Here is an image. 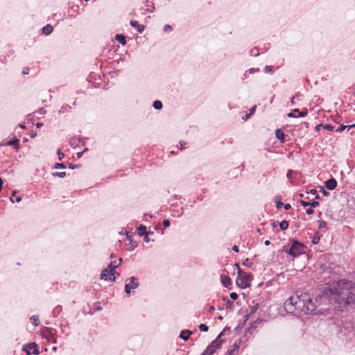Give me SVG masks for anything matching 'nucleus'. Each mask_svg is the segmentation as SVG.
<instances>
[{
    "label": "nucleus",
    "mask_w": 355,
    "mask_h": 355,
    "mask_svg": "<svg viewBox=\"0 0 355 355\" xmlns=\"http://www.w3.org/2000/svg\"><path fill=\"white\" fill-rule=\"evenodd\" d=\"M319 298L324 302L335 304V308L342 311L347 306L355 304V283L340 279L326 288Z\"/></svg>",
    "instance_id": "obj_1"
},
{
    "label": "nucleus",
    "mask_w": 355,
    "mask_h": 355,
    "mask_svg": "<svg viewBox=\"0 0 355 355\" xmlns=\"http://www.w3.org/2000/svg\"><path fill=\"white\" fill-rule=\"evenodd\" d=\"M284 306L286 311L291 313L297 311V313L316 315L319 313L316 311V306L306 293L299 294L297 292L295 296H291L286 300Z\"/></svg>",
    "instance_id": "obj_2"
},
{
    "label": "nucleus",
    "mask_w": 355,
    "mask_h": 355,
    "mask_svg": "<svg viewBox=\"0 0 355 355\" xmlns=\"http://www.w3.org/2000/svg\"><path fill=\"white\" fill-rule=\"evenodd\" d=\"M237 273L238 277L236 281L237 286L242 289L250 287L251 281L252 280V275L242 270H239V272H237Z\"/></svg>",
    "instance_id": "obj_3"
},
{
    "label": "nucleus",
    "mask_w": 355,
    "mask_h": 355,
    "mask_svg": "<svg viewBox=\"0 0 355 355\" xmlns=\"http://www.w3.org/2000/svg\"><path fill=\"white\" fill-rule=\"evenodd\" d=\"M304 245L297 241H293L292 245L287 253L291 257H296L302 254L304 250Z\"/></svg>",
    "instance_id": "obj_4"
},
{
    "label": "nucleus",
    "mask_w": 355,
    "mask_h": 355,
    "mask_svg": "<svg viewBox=\"0 0 355 355\" xmlns=\"http://www.w3.org/2000/svg\"><path fill=\"white\" fill-rule=\"evenodd\" d=\"M223 342V340H219V338L214 340L210 345L207 347L205 352L207 355L214 354L217 349H220L221 347L222 343Z\"/></svg>",
    "instance_id": "obj_5"
},
{
    "label": "nucleus",
    "mask_w": 355,
    "mask_h": 355,
    "mask_svg": "<svg viewBox=\"0 0 355 355\" xmlns=\"http://www.w3.org/2000/svg\"><path fill=\"white\" fill-rule=\"evenodd\" d=\"M101 279L105 280V281H110V282H114L115 281V276L114 272H110L109 270L105 268L103 269L101 272Z\"/></svg>",
    "instance_id": "obj_6"
},
{
    "label": "nucleus",
    "mask_w": 355,
    "mask_h": 355,
    "mask_svg": "<svg viewBox=\"0 0 355 355\" xmlns=\"http://www.w3.org/2000/svg\"><path fill=\"white\" fill-rule=\"evenodd\" d=\"M308 114V110L305 109L304 111H300L299 109L295 108L293 112H289L287 116L289 118L293 117H304Z\"/></svg>",
    "instance_id": "obj_7"
},
{
    "label": "nucleus",
    "mask_w": 355,
    "mask_h": 355,
    "mask_svg": "<svg viewBox=\"0 0 355 355\" xmlns=\"http://www.w3.org/2000/svg\"><path fill=\"white\" fill-rule=\"evenodd\" d=\"M42 336L45 339L49 341L52 340L53 343H56V339L54 338V334L51 329L46 328L45 330H44Z\"/></svg>",
    "instance_id": "obj_8"
},
{
    "label": "nucleus",
    "mask_w": 355,
    "mask_h": 355,
    "mask_svg": "<svg viewBox=\"0 0 355 355\" xmlns=\"http://www.w3.org/2000/svg\"><path fill=\"white\" fill-rule=\"evenodd\" d=\"M220 280L224 287L231 288L232 280L229 276L225 275H221Z\"/></svg>",
    "instance_id": "obj_9"
},
{
    "label": "nucleus",
    "mask_w": 355,
    "mask_h": 355,
    "mask_svg": "<svg viewBox=\"0 0 355 355\" xmlns=\"http://www.w3.org/2000/svg\"><path fill=\"white\" fill-rule=\"evenodd\" d=\"M336 186L337 182L334 178H331L325 182V187L329 190L334 189L336 187Z\"/></svg>",
    "instance_id": "obj_10"
},
{
    "label": "nucleus",
    "mask_w": 355,
    "mask_h": 355,
    "mask_svg": "<svg viewBox=\"0 0 355 355\" xmlns=\"http://www.w3.org/2000/svg\"><path fill=\"white\" fill-rule=\"evenodd\" d=\"M126 237L131 244V246L128 248V250L130 252L133 251L137 247L138 243L137 241H133L132 236L129 235L128 233H127Z\"/></svg>",
    "instance_id": "obj_11"
},
{
    "label": "nucleus",
    "mask_w": 355,
    "mask_h": 355,
    "mask_svg": "<svg viewBox=\"0 0 355 355\" xmlns=\"http://www.w3.org/2000/svg\"><path fill=\"white\" fill-rule=\"evenodd\" d=\"M129 280L128 283H126L125 284H129L130 286V288L132 289H135L139 286V282L137 281V278L135 277H132L130 279H128L127 281Z\"/></svg>",
    "instance_id": "obj_12"
},
{
    "label": "nucleus",
    "mask_w": 355,
    "mask_h": 355,
    "mask_svg": "<svg viewBox=\"0 0 355 355\" xmlns=\"http://www.w3.org/2000/svg\"><path fill=\"white\" fill-rule=\"evenodd\" d=\"M131 26L136 28L137 31L141 33L144 30V26L143 25H140L137 21L131 20L130 22Z\"/></svg>",
    "instance_id": "obj_13"
},
{
    "label": "nucleus",
    "mask_w": 355,
    "mask_h": 355,
    "mask_svg": "<svg viewBox=\"0 0 355 355\" xmlns=\"http://www.w3.org/2000/svg\"><path fill=\"white\" fill-rule=\"evenodd\" d=\"M119 263L117 264L116 261H112L107 266L106 269L109 270L110 272H113V271L119 267V264L122 261V259L120 258L119 260Z\"/></svg>",
    "instance_id": "obj_14"
},
{
    "label": "nucleus",
    "mask_w": 355,
    "mask_h": 355,
    "mask_svg": "<svg viewBox=\"0 0 355 355\" xmlns=\"http://www.w3.org/2000/svg\"><path fill=\"white\" fill-rule=\"evenodd\" d=\"M275 137L282 143L284 141L285 134L281 129H277L275 131Z\"/></svg>",
    "instance_id": "obj_15"
},
{
    "label": "nucleus",
    "mask_w": 355,
    "mask_h": 355,
    "mask_svg": "<svg viewBox=\"0 0 355 355\" xmlns=\"http://www.w3.org/2000/svg\"><path fill=\"white\" fill-rule=\"evenodd\" d=\"M192 334V331L189 330H183L180 332V337L184 340H187L189 338L190 335Z\"/></svg>",
    "instance_id": "obj_16"
},
{
    "label": "nucleus",
    "mask_w": 355,
    "mask_h": 355,
    "mask_svg": "<svg viewBox=\"0 0 355 355\" xmlns=\"http://www.w3.org/2000/svg\"><path fill=\"white\" fill-rule=\"evenodd\" d=\"M53 31V28L51 24H46L42 28V31L43 33L46 35L51 34Z\"/></svg>",
    "instance_id": "obj_17"
},
{
    "label": "nucleus",
    "mask_w": 355,
    "mask_h": 355,
    "mask_svg": "<svg viewBox=\"0 0 355 355\" xmlns=\"http://www.w3.org/2000/svg\"><path fill=\"white\" fill-rule=\"evenodd\" d=\"M19 139L17 138H15L13 140H10L7 141L5 145L6 146H14L17 150L19 148Z\"/></svg>",
    "instance_id": "obj_18"
},
{
    "label": "nucleus",
    "mask_w": 355,
    "mask_h": 355,
    "mask_svg": "<svg viewBox=\"0 0 355 355\" xmlns=\"http://www.w3.org/2000/svg\"><path fill=\"white\" fill-rule=\"evenodd\" d=\"M30 349H33V354H38L40 353L38 346L35 343H31L27 345Z\"/></svg>",
    "instance_id": "obj_19"
},
{
    "label": "nucleus",
    "mask_w": 355,
    "mask_h": 355,
    "mask_svg": "<svg viewBox=\"0 0 355 355\" xmlns=\"http://www.w3.org/2000/svg\"><path fill=\"white\" fill-rule=\"evenodd\" d=\"M115 40L122 45H125L126 44L125 37L123 35L116 34L115 36Z\"/></svg>",
    "instance_id": "obj_20"
},
{
    "label": "nucleus",
    "mask_w": 355,
    "mask_h": 355,
    "mask_svg": "<svg viewBox=\"0 0 355 355\" xmlns=\"http://www.w3.org/2000/svg\"><path fill=\"white\" fill-rule=\"evenodd\" d=\"M146 234V227L144 225H141L138 227V234L140 236H142L145 235Z\"/></svg>",
    "instance_id": "obj_21"
},
{
    "label": "nucleus",
    "mask_w": 355,
    "mask_h": 355,
    "mask_svg": "<svg viewBox=\"0 0 355 355\" xmlns=\"http://www.w3.org/2000/svg\"><path fill=\"white\" fill-rule=\"evenodd\" d=\"M275 202L277 209H280L284 205V203L282 202V198L280 196H275Z\"/></svg>",
    "instance_id": "obj_22"
},
{
    "label": "nucleus",
    "mask_w": 355,
    "mask_h": 355,
    "mask_svg": "<svg viewBox=\"0 0 355 355\" xmlns=\"http://www.w3.org/2000/svg\"><path fill=\"white\" fill-rule=\"evenodd\" d=\"M250 309V311H249V317L252 315V314H254L257 310L259 309V304H255L252 306H250L249 307Z\"/></svg>",
    "instance_id": "obj_23"
},
{
    "label": "nucleus",
    "mask_w": 355,
    "mask_h": 355,
    "mask_svg": "<svg viewBox=\"0 0 355 355\" xmlns=\"http://www.w3.org/2000/svg\"><path fill=\"white\" fill-rule=\"evenodd\" d=\"M355 127V124H352V125H341L337 130H336V132H342L344 130H345L346 128H347V130H349V129H351L352 128H354Z\"/></svg>",
    "instance_id": "obj_24"
},
{
    "label": "nucleus",
    "mask_w": 355,
    "mask_h": 355,
    "mask_svg": "<svg viewBox=\"0 0 355 355\" xmlns=\"http://www.w3.org/2000/svg\"><path fill=\"white\" fill-rule=\"evenodd\" d=\"M153 106L155 110H161L163 105L160 101L156 100L153 102Z\"/></svg>",
    "instance_id": "obj_25"
},
{
    "label": "nucleus",
    "mask_w": 355,
    "mask_h": 355,
    "mask_svg": "<svg viewBox=\"0 0 355 355\" xmlns=\"http://www.w3.org/2000/svg\"><path fill=\"white\" fill-rule=\"evenodd\" d=\"M288 222L286 221V220H282L280 223H279V227L282 230H285L286 229H288Z\"/></svg>",
    "instance_id": "obj_26"
},
{
    "label": "nucleus",
    "mask_w": 355,
    "mask_h": 355,
    "mask_svg": "<svg viewBox=\"0 0 355 355\" xmlns=\"http://www.w3.org/2000/svg\"><path fill=\"white\" fill-rule=\"evenodd\" d=\"M61 310L62 307L60 306H56L52 311L53 316L57 317L60 314Z\"/></svg>",
    "instance_id": "obj_27"
},
{
    "label": "nucleus",
    "mask_w": 355,
    "mask_h": 355,
    "mask_svg": "<svg viewBox=\"0 0 355 355\" xmlns=\"http://www.w3.org/2000/svg\"><path fill=\"white\" fill-rule=\"evenodd\" d=\"M320 237H321V236L319 235V234H318V233H316V234L313 236V239H312V241H311L312 243H313V244H318V243H319L320 240Z\"/></svg>",
    "instance_id": "obj_28"
},
{
    "label": "nucleus",
    "mask_w": 355,
    "mask_h": 355,
    "mask_svg": "<svg viewBox=\"0 0 355 355\" xmlns=\"http://www.w3.org/2000/svg\"><path fill=\"white\" fill-rule=\"evenodd\" d=\"M306 193H311V194L315 196V199H316V200L320 199V196H319V194H318L317 191L315 189H312L309 191H307Z\"/></svg>",
    "instance_id": "obj_29"
},
{
    "label": "nucleus",
    "mask_w": 355,
    "mask_h": 355,
    "mask_svg": "<svg viewBox=\"0 0 355 355\" xmlns=\"http://www.w3.org/2000/svg\"><path fill=\"white\" fill-rule=\"evenodd\" d=\"M52 175L54 177H59L60 178H62L65 177L66 172H54L52 173Z\"/></svg>",
    "instance_id": "obj_30"
},
{
    "label": "nucleus",
    "mask_w": 355,
    "mask_h": 355,
    "mask_svg": "<svg viewBox=\"0 0 355 355\" xmlns=\"http://www.w3.org/2000/svg\"><path fill=\"white\" fill-rule=\"evenodd\" d=\"M12 197H15V201L19 202L21 201V198L19 196H17V191H13L12 193Z\"/></svg>",
    "instance_id": "obj_31"
},
{
    "label": "nucleus",
    "mask_w": 355,
    "mask_h": 355,
    "mask_svg": "<svg viewBox=\"0 0 355 355\" xmlns=\"http://www.w3.org/2000/svg\"><path fill=\"white\" fill-rule=\"evenodd\" d=\"M295 172L291 169L288 170L286 173V176L288 179H292L294 177Z\"/></svg>",
    "instance_id": "obj_32"
},
{
    "label": "nucleus",
    "mask_w": 355,
    "mask_h": 355,
    "mask_svg": "<svg viewBox=\"0 0 355 355\" xmlns=\"http://www.w3.org/2000/svg\"><path fill=\"white\" fill-rule=\"evenodd\" d=\"M199 329L201 331L207 332L208 331V327L205 324H201L199 325Z\"/></svg>",
    "instance_id": "obj_33"
},
{
    "label": "nucleus",
    "mask_w": 355,
    "mask_h": 355,
    "mask_svg": "<svg viewBox=\"0 0 355 355\" xmlns=\"http://www.w3.org/2000/svg\"><path fill=\"white\" fill-rule=\"evenodd\" d=\"M243 265L250 268L252 267V263L250 262L249 259L247 258L243 261Z\"/></svg>",
    "instance_id": "obj_34"
},
{
    "label": "nucleus",
    "mask_w": 355,
    "mask_h": 355,
    "mask_svg": "<svg viewBox=\"0 0 355 355\" xmlns=\"http://www.w3.org/2000/svg\"><path fill=\"white\" fill-rule=\"evenodd\" d=\"M54 168L56 169L65 168L66 166L62 163H56Z\"/></svg>",
    "instance_id": "obj_35"
},
{
    "label": "nucleus",
    "mask_w": 355,
    "mask_h": 355,
    "mask_svg": "<svg viewBox=\"0 0 355 355\" xmlns=\"http://www.w3.org/2000/svg\"><path fill=\"white\" fill-rule=\"evenodd\" d=\"M322 128L328 131H332L334 130V127L330 124L322 125Z\"/></svg>",
    "instance_id": "obj_36"
},
{
    "label": "nucleus",
    "mask_w": 355,
    "mask_h": 355,
    "mask_svg": "<svg viewBox=\"0 0 355 355\" xmlns=\"http://www.w3.org/2000/svg\"><path fill=\"white\" fill-rule=\"evenodd\" d=\"M31 320H33L34 321L35 326H38V324H39V317L37 315H33L31 318Z\"/></svg>",
    "instance_id": "obj_37"
},
{
    "label": "nucleus",
    "mask_w": 355,
    "mask_h": 355,
    "mask_svg": "<svg viewBox=\"0 0 355 355\" xmlns=\"http://www.w3.org/2000/svg\"><path fill=\"white\" fill-rule=\"evenodd\" d=\"M67 108L71 109V107L69 106L67 104V105H64L61 107V109L60 110L59 112L60 113H64L65 111H67Z\"/></svg>",
    "instance_id": "obj_38"
},
{
    "label": "nucleus",
    "mask_w": 355,
    "mask_h": 355,
    "mask_svg": "<svg viewBox=\"0 0 355 355\" xmlns=\"http://www.w3.org/2000/svg\"><path fill=\"white\" fill-rule=\"evenodd\" d=\"M225 305H226L227 309H231L232 308V306H234V302L232 301L227 300V302H226Z\"/></svg>",
    "instance_id": "obj_39"
},
{
    "label": "nucleus",
    "mask_w": 355,
    "mask_h": 355,
    "mask_svg": "<svg viewBox=\"0 0 355 355\" xmlns=\"http://www.w3.org/2000/svg\"><path fill=\"white\" fill-rule=\"evenodd\" d=\"M318 223L320 229L324 228L327 226V223L324 220H318Z\"/></svg>",
    "instance_id": "obj_40"
},
{
    "label": "nucleus",
    "mask_w": 355,
    "mask_h": 355,
    "mask_svg": "<svg viewBox=\"0 0 355 355\" xmlns=\"http://www.w3.org/2000/svg\"><path fill=\"white\" fill-rule=\"evenodd\" d=\"M310 202V205L309 206L313 208V207H317L319 206V202L318 201H309Z\"/></svg>",
    "instance_id": "obj_41"
},
{
    "label": "nucleus",
    "mask_w": 355,
    "mask_h": 355,
    "mask_svg": "<svg viewBox=\"0 0 355 355\" xmlns=\"http://www.w3.org/2000/svg\"><path fill=\"white\" fill-rule=\"evenodd\" d=\"M264 71L266 73H271V72H272V66H269V65H266L264 67Z\"/></svg>",
    "instance_id": "obj_42"
},
{
    "label": "nucleus",
    "mask_w": 355,
    "mask_h": 355,
    "mask_svg": "<svg viewBox=\"0 0 355 355\" xmlns=\"http://www.w3.org/2000/svg\"><path fill=\"white\" fill-rule=\"evenodd\" d=\"M131 289L132 288H130V286H129V284L125 285V292L127 295H129L130 293Z\"/></svg>",
    "instance_id": "obj_43"
},
{
    "label": "nucleus",
    "mask_w": 355,
    "mask_h": 355,
    "mask_svg": "<svg viewBox=\"0 0 355 355\" xmlns=\"http://www.w3.org/2000/svg\"><path fill=\"white\" fill-rule=\"evenodd\" d=\"M300 204L303 206V207H308L310 205V202H308V201H306V200H301L300 201Z\"/></svg>",
    "instance_id": "obj_44"
},
{
    "label": "nucleus",
    "mask_w": 355,
    "mask_h": 355,
    "mask_svg": "<svg viewBox=\"0 0 355 355\" xmlns=\"http://www.w3.org/2000/svg\"><path fill=\"white\" fill-rule=\"evenodd\" d=\"M57 154H58V159H59V160H62V158L64 157V153H61L60 150V149H58V150H57Z\"/></svg>",
    "instance_id": "obj_45"
},
{
    "label": "nucleus",
    "mask_w": 355,
    "mask_h": 355,
    "mask_svg": "<svg viewBox=\"0 0 355 355\" xmlns=\"http://www.w3.org/2000/svg\"><path fill=\"white\" fill-rule=\"evenodd\" d=\"M230 296L231 299L233 300H236L238 298V295L234 292L231 293Z\"/></svg>",
    "instance_id": "obj_46"
},
{
    "label": "nucleus",
    "mask_w": 355,
    "mask_h": 355,
    "mask_svg": "<svg viewBox=\"0 0 355 355\" xmlns=\"http://www.w3.org/2000/svg\"><path fill=\"white\" fill-rule=\"evenodd\" d=\"M163 225H164V228L169 227V225H170V220H168V219L164 220Z\"/></svg>",
    "instance_id": "obj_47"
},
{
    "label": "nucleus",
    "mask_w": 355,
    "mask_h": 355,
    "mask_svg": "<svg viewBox=\"0 0 355 355\" xmlns=\"http://www.w3.org/2000/svg\"><path fill=\"white\" fill-rule=\"evenodd\" d=\"M320 191L322 192L323 195L325 196H329V192L327 191L324 187H320Z\"/></svg>",
    "instance_id": "obj_48"
},
{
    "label": "nucleus",
    "mask_w": 355,
    "mask_h": 355,
    "mask_svg": "<svg viewBox=\"0 0 355 355\" xmlns=\"http://www.w3.org/2000/svg\"><path fill=\"white\" fill-rule=\"evenodd\" d=\"M239 343H235L234 344V345H233V348H232V349H231L230 350H233V352H234V351H237V350H239Z\"/></svg>",
    "instance_id": "obj_49"
},
{
    "label": "nucleus",
    "mask_w": 355,
    "mask_h": 355,
    "mask_svg": "<svg viewBox=\"0 0 355 355\" xmlns=\"http://www.w3.org/2000/svg\"><path fill=\"white\" fill-rule=\"evenodd\" d=\"M259 71V69L257 68V69H254V68H251L248 70V72L250 73V74H253L256 71Z\"/></svg>",
    "instance_id": "obj_50"
},
{
    "label": "nucleus",
    "mask_w": 355,
    "mask_h": 355,
    "mask_svg": "<svg viewBox=\"0 0 355 355\" xmlns=\"http://www.w3.org/2000/svg\"><path fill=\"white\" fill-rule=\"evenodd\" d=\"M251 55H254V56H258L259 55V53L257 52V49H252L251 50Z\"/></svg>",
    "instance_id": "obj_51"
},
{
    "label": "nucleus",
    "mask_w": 355,
    "mask_h": 355,
    "mask_svg": "<svg viewBox=\"0 0 355 355\" xmlns=\"http://www.w3.org/2000/svg\"><path fill=\"white\" fill-rule=\"evenodd\" d=\"M314 212V210L313 209V208L310 207L309 209H307L306 210V213L308 214V215H311L313 214Z\"/></svg>",
    "instance_id": "obj_52"
},
{
    "label": "nucleus",
    "mask_w": 355,
    "mask_h": 355,
    "mask_svg": "<svg viewBox=\"0 0 355 355\" xmlns=\"http://www.w3.org/2000/svg\"><path fill=\"white\" fill-rule=\"evenodd\" d=\"M256 108H257V106H256V105H254L253 107H252L250 108V112H249L251 114V115H252V114L254 113V112H255V110H256Z\"/></svg>",
    "instance_id": "obj_53"
},
{
    "label": "nucleus",
    "mask_w": 355,
    "mask_h": 355,
    "mask_svg": "<svg viewBox=\"0 0 355 355\" xmlns=\"http://www.w3.org/2000/svg\"><path fill=\"white\" fill-rule=\"evenodd\" d=\"M69 168L70 169H75V168H78V165H77V164H70L69 165Z\"/></svg>",
    "instance_id": "obj_54"
},
{
    "label": "nucleus",
    "mask_w": 355,
    "mask_h": 355,
    "mask_svg": "<svg viewBox=\"0 0 355 355\" xmlns=\"http://www.w3.org/2000/svg\"><path fill=\"white\" fill-rule=\"evenodd\" d=\"M251 114L249 112V113H247L244 116H243V119L244 121H246L248 120L250 116H251Z\"/></svg>",
    "instance_id": "obj_55"
},
{
    "label": "nucleus",
    "mask_w": 355,
    "mask_h": 355,
    "mask_svg": "<svg viewBox=\"0 0 355 355\" xmlns=\"http://www.w3.org/2000/svg\"><path fill=\"white\" fill-rule=\"evenodd\" d=\"M144 240L145 242L148 243L150 241V238L148 236V234H146L145 235H144Z\"/></svg>",
    "instance_id": "obj_56"
},
{
    "label": "nucleus",
    "mask_w": 355,
    "mask_h": 355,
    "mask_svg": "<svg viewBox=\"0 0 355 355\" xmlns=\"http://www.w3.org/2000/svg\"><path fill=\"white\" fill-rule=\"evenodd\" d=\"M87 150H88L87 148H85L83 151L78 153H77V157H78V158L81 157L83 156V153H84L85 151H87Z\"/></svg>",
    "instance_id": "obj_57"
},
{
    "label": "nucleus",
    "mask_w": 355,
    "mask_h": 355,
    "mask_svg": "<svg viewBox=\"0 0 355 355\" xmlns=\"http://www.w3.org/2000/svg\"><path fill=\"white\" fill-rule=\"evenodd\" d=\"M232 249L235 252H239V248L237 245H234Z\"/></svg>",
    "instance_id": "obj_58"
},
{
    "label": "nucleus",
    "mask_w": 355,
    "mask_h": 355,
    "mask_svg": "<svg viewBox=\"0 0 355 355\" xmlns=\"http://www.w3.org/2000/svg\"><path fill=\"white\" fill-rule=\"evenodd\" d=\"M286 210H289L291 208V205L288 203L283 205Z\"/></svg>",
    "instance_id": "obj_59"
},
{
    "label": "nucleus",
    "mask_w": 355,
    "mask_h": 355,
    "mask_svg": "<svg viewBox=\"0 0 355 355\" xmlns=\"http://www.w3.org/2000/svg\"><path fill=\"white\" fill-rule=\"evenodd\" d=\"M171 26L169 24H166L164 26V31H167L168 30L171 29Z\"/></svg>",
    "instance_id": "obj_60"
},
{
    "label": "nucleus",
    "mask_w": 355,
    "mask_h": 355,
    "mask_svg": "<svg viewBox=\"0 0 355 355\" xmlns=\"http://www.w3.org/2000/svg\"><path fill=\"white\" fill-rule=\"evenodd\" d=\"M225 332V329H223V331H221L220 333V334L217 336V338L216 339H218L219 338V340H222L220 338H221V336L223 335V334Z\"/></svg>",
    "instance_id": "obj_61"
},
{
    "label": "nucleus",
    "mask_w": 355,
    "mask_h": 355,
    "mask_svg": "<svg viewBox=\"0 0 355 355\" xmlns=\"http://www.w3.org/2000/svg\"><path fill=\"white\" fill-rule=\"evenodd\" d=\"M233 354V350H230L228 349L226 353L225 354V355H232Z\"/></svg>",
    "instance_id": "obj_62"
},
{
    "label": "nucleus",
    "mask_w": 355,
    "mask_h": 355,
    "mask_svg": "<svg viewBox=\"0 0 355 355\" xmlns=\"http://www.w3.org/2000/svg\"><path fill=\"white\" fill-rule=\"evenodd\" d=\"M295 96H293V98H291L290 103L292 105H295Z\"/></svg>",
    "instance_id": "obj_63"
},
{
    "label": "nucleus",
    "mask_w": 355,
    "mask_h": 355,
    "mask_svg": "<svg viewBox=\"0 0 355 355\" xmlns=\"http://www.w3.org/2000/svg\"><path fill=\"white\" fill-rule=\"evenodd\" d=\"M180 198H181V196H179V195H176V194H175V195H174V196H173V199H174V200H179V199H180Z\"/></svg>",
    "instance_id": "obj_64"
}]
</instances>
